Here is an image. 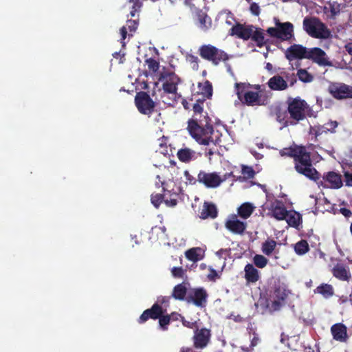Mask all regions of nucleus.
Instances as JSON below:
<instances>
[{
  "instance_id": "4d7b16f0",
  "label": "nucleus",
  "mask_w": 352,
  "mask_h": 352,
  "mask_svg": "<svg viewBox=\"0 0 352 352\" xmlns=\"http://www.w3.org/2000/svg\"><path fill=\"white\" fill-rule=\"evenodd\" d=\"M162 186H163V189L164 191H168L169 192H170L172 190L174 191L171 195L177 194V190H175V189L173 188L171 190H168V188L170 187V184L162 182Z\"/></svg>"
},
{
  "instance_id": "9b49d317",
  "label": "nucleus",
  "mask_w": 352,
  "mask_h": 352,
  "mask_svg": "<svg viewBox=\"0 0 352 352\" xmlns=\"http://www.w3.org/2000/svg\"><path fill=\"white\" fill-rule=\"evenodd\" d=\"M307 59L311 60L320 67H331L333 65L326 52L319 47L309 48Z\"/></svg>"
},
{
  "instance_id": "c85d7f7f",
  "label": "nucleus",
  "mask_w": 352,
  "mask_h": 352,
  "mask_svg": "<svg viewBox=\"0 0 352 352\" xmlns=\"http://www.w3.org/2000/svg\"><path fill=\"white\" fill-rule=\"evenodd\" d=\"M284 220L287 221L289 226L298 228L302 223L300 214L294 211L289 210Z\"/></svg>"
},
{
  "instance_id": "473e14b6",
  "label": "nucleus",
  "mask_w": 352,
  "mask_h": 352,
  "mask_svg": "<svg viewBox=\"0 0 352 352\" xmlns=\"http://www.w3.org/2000/svg\"><path fill=\"white\" fill-rule=\"evenodd\" d=\"M314 293L320 294L324 298H329L333 295L334 291L333 287L331 285L322 284L315 289Z\"/></svg>"
},
{
  "instance_id": "4468645a",
  "label": "nucleus",
  "mask_w": 352,
  "mask_h": 352,
  "mask_svg": "<svg viewBox=\"0 0 352 352\" xmlns=\"http://www.w3.org/2000/svg\"><path fill=\"white\" fill-rule=\"evenodd\" d=\"M331 95L336 99H345L352 98V89L342 83H331L328 88Z\"/></svg>"
},
{
  "instance_id": "ea45409f",
  "label": "nucleus",
  "mask_w": 352,
  "mask_h": 352,
  "mask_svg": "<svg viewBox=\"0 0 352 352\" xmlns=\"http://www.w3.org/2000/svg\"><path fill=\"white\" fill-rule=\"evenodd\" d=\"M297 76L300 80L303 82H310L313 80V76L306 69H300L298 70Z\"/></svg>"
},
{
  "instance_id": "f8f14e48",
  "label": "nucleus",
  "mask_w": 352,
  "mask_h": 352,
  "mask_svg": "<svg viewBox=\"0 0 352 352\" xmlns=\"http://www.w3.org/2000/svg\"><path fill=\"white\" fill-rule=\"evenodd\" d=\"M135 105L141 113L148 115L154 108V102L145 92L138 93L135 98Z\"/></svg>"
},
{
  "instance_id": "7c9ffc66",
  "label": "nucleus",
  "mask_w": 352,
  "mask_h": 352,
  "mask_svg": "<svg viewBox=\"0 0 352 352\" xmlns=\"http://www.w3.org/2000/svg\"><path fill=\"white\" fill-rule=\"evenodd\" d=\"M245 278L248 281L254 283L258 280V271L251 264H248L245 267Z\"/></svg>"
},
{
  "instance_id": "393cba45",
  "label": "nucleus",
  "mask_w": 352,
  "mask_h": 352,
  "mask_svg": "<svg viewBox=\"0 0 352 352\" xmlns=\"http://www.w3.org/2000/svg\"><path fill=\"white\" fill-rule=\"evenodd\" d=\"M342 9V4L337 1H331L324 6L323 11L327 18L333 19L340 13Z\"/></svg>"
},
{
  "instance_id": "c03bdc74",
  "label": "nucleus",
  "mask_w": 352,
  "mask_h": 352,
  "mask_svg": "<svg viewBox=\"0 0 352 352\" xmlns=\"http://www.w3.org/2000/svg\"><path fill=\"white\" fill-rule=\"evenodd\" d=\"M193 111H194V115H193L192 119H196V118H199L200 119H203L204 116H207L206 113H205L204 115L202 114L203 107L199 103L194 104Z\"/></svg>"
},
{
  "instance_id": "a19ab883",
  "label": "nucleus",
  "mask_w": 352,
  "mask_h": 352,
  "mask_svg": "<svg viewBox=\"0 0 352 352\" xmlns=\"http://www.w3.org/2000/svg\"><path fill=\"white\" fill-rule=\"evenodd\" d=\"M251 38L255 41L258 46L262 45L265 42L264 34L261 30L255 28V31Z\"/></svg>"
},
{
  "instance_id": "f704fd0d",
  "label": "nucleus",
  "mask_w": 352,
  "mask_h": 352,
  "mask_svg": "<svg viewBox=\"0 0 352 352\" xmlns=\"http://www.w3.org/2000/svg\"><path fill=\"white\" fill-rule=\"evenodd\" d=\"M138 26V23L135 20H128L126 22V25L123 26L120 29V34L122 36V40H124L126 37V34L128 33V30L130 32H134Z\"/></svg>"
},
{
  "instance_id": "20e7f679",
  "label": "nucleus",
  "mask_w": 352,
  "mask_h": 352,
  "mask_svg": "<svg viewBox=\"0 0 352 352\" xmlns=\"http://www.w3.org/2000/svg\"><path fill=\"white\" fill-rule=\"evenodd\" d=\"M302 25L303 30L313 38L327 39L331 36L327 26L316 17H305Z\"/></svg>"
},
{
  "instance_id": "f3484780",
  "label": "nucleus",
  "mask_w": 352,
  "mask_h": 352,
  "mask_svg": "<svg viewBox=\"0 0 352 352\" xmlns=\"http://www.w3.org/2000/svg\"><path fill=\"white\" fill-rule=\"evenodd\" d=\"M169 298L160 296L157 298V302L155 303L151 309H148L151 318L156 319L162 316L166 310Z\"/></svg>"
},
{
  "instance_id": "774afa93",
  "label": "nucleus",
  "mask_w": 352,
  "mask_h": 352,
  "mask_svg": "<svg viewBox=\"0 0 352 352\" xmlns=\"http://www.w3.org/2000/svg\"><path fill=\"white\" fill-rule=\"evenodd\" d=\"M180 352H192V350L190 348L182 347Z\"/></svg>"
},
{
  "instance_id": "6ab92c4d",
  "label": "nucleus",
  "mask_w": 352,
  "mask_h": 352,
  "mask_svg": "<svg viewBox=\"0 0 352 352\" xmlns=\"http://www.w3.org/2000/svg\"><path fill=\"white\" fill-rule=\"evenodd\" d=\"M288 211L285 209L284 204L278 200L272 202L269 207L270 215L277 220H284Z\"/></svg>"
},
{
  "instance_id": "864d4df0",
  "label": "nucleus",
  "mask_w": 352,
  "mask_h": 352,
  "mask_svg": "<svg viewBox=\"0 0 352 352\" xmlns=\"http://www.w3.org/2000/svg\"><path fill=\"white\" fill-rule=\"evenodd\" d=\"M150 314H149V311H148V309H146V311H144L143 312V314L140 316V319H139V322H145L146 320H147L150 317Z\"/></svg>"
},
{
  "instance_id": "58836bf2",
  "label": "nucleus",
  "mask_w": 352,
  "mask_h": 352,
  "mask_svg": "<svg viewBox=\"0 0 352 352\" xmlns=\"http://www.w3.org/2000/svg\"><path fill=\"white\" fill-rule=\"evenodd\" d=\"M295 252L298 255H303L309 250V245L305 240L298 242L294 247Z\"/></svg>"
},
{
  "instance_id": "680f3d73",
  "label": "nucleus",
  "mask_w": 352,
  "mask_h": 352,
  "mask_svg": "<svg viewBox=\"0 0 352 352\" xmlns=\"http://www.w3.org/2000/svg\"><path fill=\"white\" fill-rule=\"evenodd\" d=\"M345 177L346 179V184L348 186H352V173H345Z\"/></svg>"
},
{
  "instance_id": "2f4dec72",
  "label": "nucleus",
  "mask_w": 352,
  "mask_h": 352,
  "mask_svg": "<svg viewBox=\"0 0 352 352\" xmlns=\"http://www.w3.org/2000/svg\"><path fill=\"white\" fill-rule=\"evenodd\" d=\"M254 210V206L250 203H244L238 208V214L241 218L246 219L251 216Z\"/></svg>"
},
{
  "instance_id": "c756f323",
  "label": "nucleus",
  "mask_w": 352,
  "mask_h": 352,
  "mask_svg": "<svg viewBox=\"0 0 352 352\" xmlns=\"http://www.w3.org/2000/svg\"><path fill=\"white\" fill-rule=\"evenodd\" d=\"M204 250L201 248H193L186 252V256L192 261H198L204 256Z\"/></svg>"
},
{
  "instance_id": "a211bd4d",
  "label": "nucleus",
  "mask_w": 352,
  "mask_h": 352,
  "mask_svg": "<svg viewBox=\"0 0 352 352\" xmlns=\"http://www.w3.org/2000/svg\"><path fill=\"white\" fill-rule=\"evenodd\" d=\"M255 31V27L250 25L236 24L231 28V34L236 35L243 40L251 38Z\"/></svg>"
},
{
  "instance_id": "aec40b11",
  "label": "nucleus",
  "mask_w": 352,
  "mask_h": 352,
  "mask_svg": "<svg viewBox=\"0 0 352 352\" xmlns=\"http://www.w3.org/2000/svg\"><path fill=\"white\" fill-rule=\"evenodd\" d=\"M210 338V330L206 328L197 329L194 335V344L196 348L205 347Z\"/></svg>"
},
{
  "instance_id": "5fc2aeb1",
  "label": "nucleus",
  "mask_w": 352,
  "mask_h": 352,
  "mask_svg": "<svg viewBox=\"0 0 352 352\" xmlns=\"http://www.w3.org/2000/svg\"><path fill=\"white\" fill-rule=\"evenodd\" d=\"M260 342V339L258 337V335L255 333H253V337L251 338V345L252 348L256 346Z\"/></svg>"
},
{
  "instance_id": "4c0bfd02",
  "label": "nucleus",
  "mask_w": 352,
  "mask_h": 352,
  "mask_svg": "<svg viewBox=\"0 0 352 352\" xmlns=\"http://www.w3.org/2000/svg\"><path fill=\"white\" fill-rule=\"evenodd\" d=\"M199 28L204 30H208L211 26V19L206 14H199Z\"/></svg>"
},
{
  "instance_id": "0e129e2a",
  "label": "nucleus",
  "mask_w": 352,
  "mask_h": 352,
  "mask_svg": "<svg viewBox=\"0 0 352 352\" xmlns=\"http://www.w3.org/2000/svg\"><path fill=\"white\" fill-rule=\"evenodd\" d=\"M184 175L186 176V179L189 182L190 184H192L195 182V179L190 176L188 171H185Z\"/></svg>"
},
{
  "instance_id": "052dcab7",
  "label": "nucleus",
  "mask_w": 352,
  "mask_h": 352,
  "mask_svg": "<svg viewBox=\"0 0 352 352\" xmlns=\"http://www.w3.org/2000/svg\"><path fill=\"white\" fill-rule=\"evenodd\" d=\"M182 272V268L174 267L172 270V273L174 276H181Z\"/></svg>"
},
{
  "instance_id": "a878e982",
  "label": "nucleus",
  "mask_w": 352,
  "mask_h": 352,
  "mask_svg": "<svg viewBox=\"0 0 352 352\" xmlns=\"http://www.w3.org/2000/svg\"><path fill=\"white\" fill-rule=\"evenodd\" d=\"M179 96H180L177 91L162 89L160 91V101L163 102L164 104L173 106Z\"/></svg>"
},
{
  "instance_id": "9d476101",
  "label": "nucleus",
  "mask_w": 352,
  "mask_h": 352,
  "mask_svg": "<svg viewBox=\"0 0 352 352\" xmlns=\"http://www.w3.org/2000/svg\"><path fill=\"white\" fill-rule=\"evenodd\" d=\"M294 82H296V79L294 75L285 72L283 76L275 75L270 78L267 85L272 90L283 91L287 89L289 82L292 86Z\"/></svg>"
},
{
  "instance_id": "3c124183",
  "label": "nucleus",
  "mask_w": 352,
  "mask_h": 352,
  "mask_svg": "<svg viewBox=\"0 0 352 352\" xmlns=\"http://www.w3.org/2000/svg\"><path fill=\"white\" fill-rule=\"evenodd\" d=\"M229 249H221L216 252V254L219 258L225 259L226 257L229 255Z\"/></svg>"
},
{
  "instance_id": "bb28decb",
  "label": "nucleus",
  "mask_w": 352,
  "mask_h": 352,
  "mask_svg": "<svg viewBox=\"0 0 352 352\" xmlns=\"http://www.w3.org/2000/svg\"><path fill=\"white\" fill-rule=\"evenodd\" d=\"M331 331L335 340L340 342L346 340V327L344 324H336L331 327Z\"/></svg>"
},
{
  "instance_id": "6e6552de",
  "label": "nucleus",
  "mask_w": 352,
  "mask_h": 352,
  "mask_svg": "<svg viewBox=\"0 0 352 352\" xmlns=\"http://www.w3.org/2000/svg\"><path fill=\"white\" fill-rule=\"evenodd\" d=\"M232 176V173H227L223 176L216 172L206 173L200 171L197 175L199 182L203 184L207 188H217L222 182Z\"/></svg>"
},
{
  "instance_id": "bf43d9fd",
  "label": "nucleus",
  "mask_w": 352,
  "mask_h": 352,
  "mask_svg": "<svg viewBox=\"0 0 352 352\" xmlns=\"http://www.w3.org/2000/svg\"><path fill=\"white\" fill-rule=\"evenodd\" d=\"M340 212L345 217H349L351 216L352 212L350 210L342 208L340 209Z\"/></svg>"
},
{
  "instance_id": "7ed1b4c3",
  "label": "nucleus",
  "mask_w": 352,
  "mask_h": 352,
  "mask_svg": "<svg viewBox=\"0 0 352 352\" xmlns=\"http://www.w3.org/2000/svg\"><path fill=\"white\" fill-rule=\"evenodd\" d=\"M274 27L269 28L267 33L272 37L282 41L292 43L296 40L294 35V27L290 22H280V20L274 18Z\"/></svg>"
},
{
  "instance_id": "6e6d98bb",
  "label": "nucleus",
  "mask_w": 352,
  "mask_h": 352,
  "mask_svg": "<svg viewBox=\"0 0 352 352\" xmlns=\"http://www.w3.org/2000/svg\"><path fill=\"white\" fill-rule=\"evenodd\" d=\"M325 124L326 126H327V127L329 128V129H328V131L331 133H333L334 129L338 126V123L336 121H331L329 122L326 123Z\"/></svg>"
},
{
  "instance_id": "a18cd8bd",
  "label": "nucleus",
  "mask_w": 352,
  "mask_h": 352,
  "mask_svg": "<svg viewBox=\"0 0 352 352\" xmlns=\"http://www.w3.org/2000/svg\"><path fill=\"white\" fill-rule=\"evenodd\" d=\"M219 18L221 19H224L226 23L228 25H232L234 21V18L230 12L228 10L222 11L219 13Z\"/></svg>"
},
{
  "instance_id": "72a5a7b5",
  "label": "nucleus",
  "mask_w": 352,
  "mask_h": 352,
  "mask_svg": "<svg viewBox=\"0 0 352 352\" xmlns=\"http://www.w3.org/2000/svg\"><path fill=\"white\" fill-rule=\"evenodd\" d=\"M277 243L273 239H267L262 244V252L267 256L271 255L274 251Z\"/></svg>"
},
{
  "instance_id": "dca6fc26",
  "label": "nucleus",
  "mask_w": 352,
  "mask_h": 352,
  "mask_svg": "<svg viewBox=\"0 0 352 352\" xmlns=\"http://www.w3.org/2000/svg\"><path fill=\"white\" fill-rule=\"evenodd\" d=\"M308 51L309 48H307L302 45L294 44L286 50L285 55L289 60L307 58Z\"/></svg>"
},
{
  "instance_id": "e2e57ef3",
  "label": "nucleus",
  "mask_w": 352,
  "mask_h": 352,
  "mask_svg": "<svg viewBox=\"0 0 352 352\" xmlns=\"http://www.w3.org/2000/svg\"><path fill=\"white\" fill-rule=\"evenodd\" d=\"M165 204L169 206H174L177 204V201L175 198H171L169 201L164 200Z\"/></svg>"
},
{
  "instance_id": "b1692460",
  "label": "nucleus",
  "mask_w": 352,
  "mask_h": 352,
  "mask_svg": "<svg viewBox=\"0 0 352 352\" xmlns=\"http://www.w3.org/2000/svg\"><path fill=\"white\" fill-rule=\"evenodd\" d=\"M332 273L336 278L340 280L347 281L351 278L349 267L341 263H338L333 267Z\"/></svg>"
},
{
  "instance_id": "39448f33",
  "label": "nucleus",
  "mask_w": 352,
  "mask_h": 352,
  "mask_svg": "<svg viewBox=\"0 0 352 352\" xmlns=\"http://www.w3.org/2000/svg\"><path fill=\"white\" fill-rule=\"evenodd\" d=\"M288 111L292 120H287L285 126L294 125L298 121L303 120L309 112V106L305 100L295 98L289 102Z\"/></svg>"
},
{
  "instance_id": "09e8293b",
  "label": "nucleus",
  "mask_w": 352,
  "mask_h": 352,
  "mask_svg": "<svg viewBox=\"0 0 352 352\" xmlns=\"http://www.w3.org/2000/svg\"><path fill=\"white\" fill-rule=\"evenodd\" d=\"M242 174L243 177L248 179L252 178L254 175V171L252 168L243 166L242 168Z\"/></svg>"
},
{
  "instance_id": "f257e3e1",
  "label": "nucleus",
  "mask_w": 352,
  "mask_h": 352,
  "mask_svg": "<svg viewBox=\"0 0 352 352\" xmlns=\"http://www.w3.org/2000/svg\"><path fill=\"white\" fill-rule=\"evenodd\" d=\"M187 129L191 137L199 144L209 145L218 142V137L210 124L208 116H204L203 119L196 118L190 120Z\"/></svg>"
},
{
  "instance_id": "de8ad7c7",
  "label": "nucleus",
  "mask_w": 352,
  "mask_h": 352,
  "mask_svg": "<svg viewBox=\"0 0 352 352\" xmlns=\"http://www.w3.org/2000/svg\"><path fill=\"white\" fill-rule=\"evenodd\" d=\"M170 319H171V317L170 316H164L160 318V320H159L160 327L162 330H164V331L167 330V329H168L167 326L170 323Z\"/></svg>"
},
{
  "instance_id": "69168bd1",
  "label": "nucleus",
  "mask_w": 352,
  "mask_h": 352,
  "mask_svg": "<svg viewBox=\"0 0 352 352\" xmlns=\"http://www.w3.org/2000/svg\"><path fill=\"white\" fill-rule=\"evenodd\" d=\"M346 51L351 55H352V43H348L345 45Z\"/></svg>"
},
{
  "instance_id": "cd10ccee",
  "label": "nucleus",
  "mask_w": 352,
  "mask_h": 352,
  "mask_svg": "<svg viewBox=\"0 0 352 352\" xmlns=\"http://www.w3.org/2000/svg\"><path fill=\"white\" fill-rule=\"evenodd\" d=\"M217 208L212 204L205 202L199 213V217L205 219L207 218H215L217 217Z\"/></svg>"
},
{
  "instance_id": "338daca9",
  "label": "nucleus",
  "mask_w": 352,
  "mask_h": 352,
  "mask_svg": "<svg viewBox=\"0 0 352 352\" xmlns=\"http://www.w3.org/2000/svg\"><path fill=\"white\" fill-rule=\"evenodd\" d=\"M171 317L173 320H178L179 318H180L182 320L183 318L182 316L177 314H173Z\"/></svg>"
},
{
  "instance_id": "0eeeda50",
  "label": "nucleus",
  "mask_w": 352,
  "mask_h": 352,
  "mask_svg": "<svg viewBox=\"0 0 352 352\" xmlns=\"http://www.w3.org/2000/svg\"><path fill=\"white\" fill-rule=\"evenodd\" d=\"M246 85L243 83L235 84L236 94L242 103L248 106H258L264 104L258 92L246 90Z\"/></svg>"
},
{
  "instance_id": "1a4fd4ad",
  "label": "nucleus",
  "mask_w": 352,
  "mask_h": 352,
  "mask_svg": "<svg viewBox=\"0 0 352 352\" xmlns=\"http://www.w3.org/2000/svg\"><path fill=\"white\" fill-rule=\"evenodd\" d=\"M199 51L202 58L212 61L214 65L228 59V56L224 52L211 45H203L200 47Z\"/></svg>"
},
{
  "instance_id": "412c9836",
  "label": "nucleus",
  "mask_w": 352,
  "mask_h": 352,
  "mask_svg": "<svg viewBox=\"0 0 352 352\" xmlns=\"http://www.w3.org/2000/svg\"><path fill=\"white\" fill-rule=\"evenodd\" d=\"M206 293L202 289H193L187 294V300L188 302H192L197 306H202L206 302Z\"/></svg>"
},
{
  "instance_id": "79ce46f5",
  "label": "nucleus",
  "mask_w": 352,
  "mask_h": 352,
  "mask_svg": "<svg viewBox=\"0 0 352 352\" xmlns=\"http://www.w3.org/2000/svg\"><path fill=\"white\" fill-rule=\"evenodd\" d=\"M328 129H329L326 124H324L322 126H311L310 128V133L315 135V136L317 138L319 135H321L324 133L328 132Z\"/></svg>"
},
{
  "instance_id": "8fccbe9b",
  "label": "nucleus",
  "mask_w": 352,
  "mask_h": 352,
  "mask_svg": "<svg viewBox=\"0 0 352 352\" xmlns=\"http://www.w3.org/2000/svg\"><path fill=\"white\" fill-rule=\"evenodd\" d=\"M151 203L153 205L157 208L163 200V197L160 194L152 195H151Z\"/></svg>"
},
{
  "instance_id": "4be33fe9",
  "label": "nucleus",
  "mask_w": 352,
  "mask_h": 352,
  "mask_svg": "<svg viewBox=\"0 0 352 352\" xmlns=\"http://www.w3.org/2000/svg\"><path fill=\"white\" fill-rule=\"evenodd\" d=\"M177 155L181 162L189 163L200 157L201 154L189 148L184 147L178 150Z\"/></svg>"
},
{
  "instance_id": "13d9d810",
  "label": "nucleus",
  "mask_w": 352,
  "mask_h": 352,
  "mask_svg": "<svg viewBox=\"0 0 352 352\" xmlns=\"http://www.w3.org/2000/svg\"><path fill=\"white\" fill-rule=\"evenodd\" d=\"M182 321L183 325L186 327H188V328H193L197 323L196 322H188V321L184 320V318H182Z\"/></svg>"
},
{
  "instance_id": "f03ea898",
  "label": "nucleus",
  "mask_w": 352,
  "mask_h": 352,
  "mask_svg": "<svg viewBox=\"0 0 352 352\" xmlns=\"http://www.w3.org/2000/svg\"><path fill=\"white\" fill-rule=\"evenodd\" d=\"M281 156H289L294 158L296 170L307 177L316 181L318 173L314 168L311 164L309 154L305 147L294 146L285 148L280 151Z\"/></svg>"
},
{
  "instance_id": "5701e85b",
  "label": "nucleus",
  "mask_w": 352,
  "mask_h": 352,
  "mask_svg": "<svg viewBox=\"0 0 352 352\" xmlns=\"http://www.w3.org/2000/svg\"><path fill=\"white\" fill-rule=\"evenodd\" d=\"M324 182V186L330 188H339L342 186V181L340 175L330 172L323 177V181H321V184Z\"/></svg>"
},
{
  "instance_id": "ddd939ff",
  "label": "nucleus",
  "mask_w": 352,
  "mask_h": 352,
  "mask_svg": "<svg viewBox=\"0 0 352 352\" xmlns=\"http://www.w3.org/2000/svg\"><path fill=\"white\" fill-rule=\"evenodd\" d=\"M159 80L162 84V89L177 91V85L180 82L179 78L173 72L164 71L161 73Z\"/></svg>"
},
{
  "instance_id": "37998d69",
  "label": "nucleus",
  "mask_w": 352,
  "mask_h": 352,
  "mask_svg": "<svg viewBox=\"0 0 352 352\" xmlns=\"http://www.w3.org/2000/svg\"><path fill=\"white\" fill-rule=\"evenodd\" d=\"M254 263L259 268H263L267 264V259L263 255L256 254L253 258Z\"/></svg>"
},
{
  "instance_id": "c9c22d12",
  "label": "nucleus",
  "mask_w": 352,
  "mask_h": 352,
  "mask_svg": "<svg viewBox=\"0 0 352 352\" xmlns=\"http://www.w3.org/2000/svg\"><path fill=\"white\" fill-rule=\"evenodd\" d=\"M199 89L204 98H210L212 94V85L208 81L199 84Z\"/></svg>"
},
{
  "instance_id": "2eb2a0df",
  "label": "nucleus",
  "mask_w": 352,
  "mask_h": 352,
  "mask_svg": "<svg viewBox=\"0 0 352 352\" xmlns=\"http://www.w3.org/2000/svg\"><path fill=\"white\" fill-rule=\"evenodd\" d=\"M225 226L231 232L241 234L246 229L247 224L245 221L240 220L237 214H233L228 217Z\"/></svg>"
},
{
  "instance_id": "e433bc0d",
  "label": "nucleus",
  "mask_w": 352,
  "mask_h": 352,
  "mask_svg": "<svg viewBox=\"0 0 352 352\" xmlns=\"http://www.w3.org/2000/svg\"><path fill=\"white\" fill-rule=\"evenodd\" d=\"M187 293L186 287L183 284L176 285L173 289V296L175 299L183 300Z\"/></svg>"
},
{
  "instance_id": "603ef678",
  "label": "nucleus",
  "mask_w": 352,
  "mask_h": 352,
  "mask_svg": "<svg viewBox=\"0 0 352 352\" xmlns=\"http://www.w3.org/2000/svg\"><path fill=\"white\" fill-rule=\"evenodd\" d=\"M250 11L254 15L258 16L260 14L259 6L256 3H252L250 5Z\"/></svg>"
},
{
  "instance_id": "49530a36",
  "label": "nucleus",
  "mask_w": 352,
  "mask_h": 352,
  "mask_svg": "<svg viewBox=\"0 0 352 352\" xmlns=\"http://www.w3.org/2000/svg\"><path fill=\"white\" fill-rule=\"evenodd\" d=\"M158 145L160 146L158 151L163 155H166L168 153L167 139L164 137L159 139Z\"/></svg>"
},
{
  "instance_id": "423d86ee",
  "label": "nucleus",
  "mask_w": 352,
  "mask_h": 352,
  "mask_svg": "<svg viewBox=\"0 0 352 352\" xmlns=\"http://www.w3.org/2000/svg\"><path fill=\"white\" fill-rule=\"evenodd\" d=\"M289 294V291L284 285H276L270 294L267 307L270 311L278 310L285 303Z\"/></svg>"
}]
</instances>
